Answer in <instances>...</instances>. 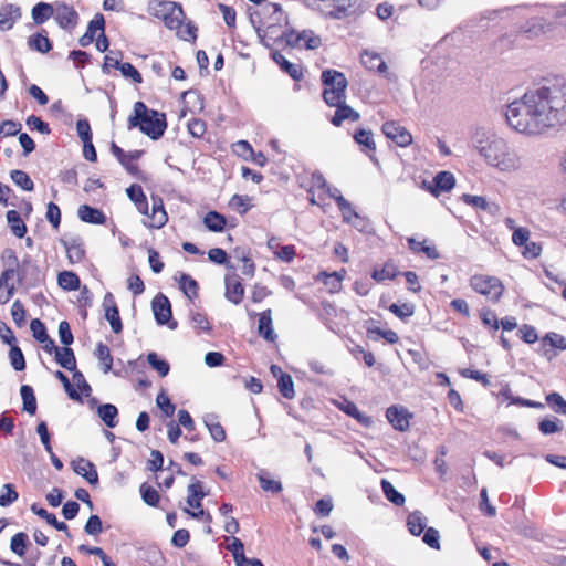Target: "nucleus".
Wrapping results in <instances>:
<instances>
[{"instance_id":"f257e3e1","label":"nucleus","mask_w":566,"mask_h":566,"mask_svg":"<svg viewBox=\"0 0 566 566\" xmlns=\"http://www.w3.org/2000/svg\"><path fill=\"white\" fill-rule=\"evenodd\" d=\"M507 125L518 134L539 136L566 123V80L557 77L527 90L506 106Z\"/></svg>"},{"instance_id":"f03ea898","label":"nucleus","mask_w":566,"mask_h":566,"mask_svg":"<svg viewBox=\"0 0 566 566\" xmlns=\"http://www.w3.org/2000/svg\"><path fill=\"white\" fill-rule=\"evenodd\" d=\"M472 146L483 160L500 172H516L523 167L520 151L505 138L484 129H476Z\"/></svg>"},{"instance_id":"7ed1b4c3","label":"nucleus","mask_w":566,"mask_h":566,"mask_svg":"<svg viewBox=\"0 0 566 566\" xmlns=\"http://www.w3.org/2000/svg\"><path fill=\"white\" fill-rule=\"evenodd\" d=\"M166 114L150 109L142 101L134 104V114L128 118V129L138 128L153 140L160 139L167 129Z\"/></svg>"},{"instance_id":"20e7f679","label":"nucleus","mask_w":566,"mask_h":566,"mask_svg":"<svg viewBox=\"0 0 566 566\" xmlns=\"http://www.w3.org/2000/svg\"><path fill=\"white\" fill-rule=\"evenodd\" d=\"M321 80L325 86L322 96L328 106L336 107L346 102L348 81L344 73L328 69L322 72Z\"/></svg>"},{"instance_id":"39448f33","label":"nucleus","mask_w":566,"mask_h":566,"mask_svg":"<svg viewBox=\"0 0 566 566\" xmlns=\"http://www.w3.org/2000/svg\"><path fill=\"white\" fill-rule=\"evenodd\" d=\"M149 11L154 17L163 20L170 30L178 29L186 18L182 6L169 0H151Z\"/></svg>"},{"instance_id":"423d86ee","label":"nucleus","mask_w":566,"mask_h":566,"mask_svg":"<svg viewBox=\"0 0 566 566\" xmlns=\"http://www.w3.org/2000/svg\"><path fill=\"white\" fill-rule=\"evenodd\" d=\"M470 286L492 303H497L504 292V285L500 279L484 274L471 276Z\"/></svg>"},{"instance_id":"0eeeda50","label":"nucleus","mask_w":566,"mask_h":566,"mask_svg":"<svg viewBox=\"0 0 566 566\" xmlns=\"http://www.w3.org/2000/svg\"><path fill=\"white\" fill-rule=\"evenodd\" d=\"M151 308L158 325H168L170 329L177 328L178 323L172 319L171 304L166 295L158 293L151 301Z\"/></svg>"},{"instance_id":"6e6552de","label":"nucleus","mask_w":566,"mask_h":566,"mask_svg":"<svg viewBox=\"0 0 566 566\" xmlns=\"http://www.w3.org/2000/svg\"><path fill=\"white\" fill-rule=\"evenodd\" d=\"M224 285L226 298L234 305L240 304L244 297V286L241 283L239 275L234 271H232V273L226 274Z\"/></svg>"},{"instance_id":"1a4fd4ad","label":"nucleus","mask_w":566,"mask_h":566,"mask_svg":"<svg viewBox=\"0 0 566 566\" xmlns=\"http://www.w3.org/2000/svg\"><path fill=\"white\" fill-rule=\"evenodd\" d=\"M103 306L105 308V318L109 322L113 333L119 334L123 331V323L115 297L111 292L105 294Z\"/></svg>"},{"instance_id":"9d476101","label":"nucleus","mask_w":566,"mask_h":566,"mask_svg":"<svg viewBox=\"0 0 566 566\" xmlns=\"http://www.w3.org/2000/svg\"><path fill=\"white\" fill-rule=\"evenodd\" d=\"M521 30L523 33L527 34L530 38H536L541 35H547L554 30V23L547 21L543 17H534L526 21Z\"/></svg>"},{"instance_id":"9b49d317","label":"nucleus","mask_w":566,"mask_h":566,"mask_svg":"<svg viewBox=\"0 0 566 566\" xmlns=\"http://www.w3.org/2000/svg\"><path fill=\"white\" fill-rule=\"evenodd\" d=\"M60 243L66 250L70 263H80L85 258V249L81 237L62 238L60 239Z\"/></svg>"},{"instance_id":"f8f14e48","label":"nucleus","mask_w":566,"mask_h":566,"mask_svg":"<svg viewBox=\"0 0 566 566\" xmlns=\"http://www.w3.org/2000/svg\"><path fill=\"white\" fill-rule=\"evenodd\" d=\"M153 207L151 214L149 216L150 221H144V224L147 228L151 229H160L163 228L167 221L168 216L164 207L163 199L159 196H151Z\"/></svg>"},{"instance_id":"ddd939ff","label":"nucleus","mask_w":566,"mask_h":566,"mask_svg":"<svg viewBox=\"0 0 566 566\" xmlns=\"http://www.w3.org/2000/svg\"><path fill=\"white\" fill-rule=\"evenodd\" d=\"M455 186L454 175L450 171H440L433 178V186H428V191L438 197L441 192H448Z\"/></svg>"},{"instance_id":"4468645a","label":"nucleus","mask_w":566,"mask_h":566,"mask_svg":"<svg viewBox=\"0 0 566 566\" xmlns=\"http://www.w3.org/2000/svg\"><path fill=\"white\" fill-rule=\"evenodd\" d=\"M461 200L465 205L471 206L472 208H474L476 210L485 211V212H488V213H490L492 216L497 214L499 211H500V207H499L497 203L489 201L483 196H475V195H470V193H463L461 196Z\"/></svg>"},{"instance_id":"2eb2a0df","label":"nucleus","mask_w":566,"mask_h":566,"mask_svg":"<svg viewBox=\"0 0 566 566\" xmlns=\"http://www.w3.org/2000/svg\"><path fill=\"white\" fill-rule=\"evenodd\" d=\"M21 18V8L13 3H6L0 7V29L9 31Z\"/></svg>"},{"instance_id":"dca6fc26","label":"nucleus","mask_w":566,"mask_h":566,"mask_svg":"<svg viewBox=\"0 0 566 566\" xmlns=\"http://www.w3.org/2000/svg\"><path fill=\"white\" fill-rule=\"evenodd\" d=\"M55 20L60 28L70 29L74 28L78 20V14L75 9L66 3H59L56 7Z\"/></svg>"},{"instance_id":"f3484780","label":"nucleus","mask_w":566,"mask_h":566,"mask_svg":"<svg viewBox=\"0 0 566 566\" xmlns=\"http://www.w3.org/2000/svg\"><path fill=\"white\" fill-rule=\"evenodd\" d=\"M73 470L76 474L83 476L91 485L98 484V473L93 462L78 458L77 461H73Z\"/></svg>"},{"instance_id":"a211bd4d","label":"nucleus","mask_w":566,"mask_h":566,"mask_svg":"<svg viewBox=\"0 0 566 566\" xmlns=\"http://www.w3.org/2000/svg\"><path fill=\"white\" fill-rule=\"evenodd\" d=\"M360 62L368 71L378 73H385L387 71L386 62L377 52L364 50L360 54Z\"/></svg>"},{"instance_id":"6ab92c4d","label":"nucleus","mask_w":566,"mask_h":566,"mask_svg":"<svg viewBox=\"0 0 566 566\" xmlns=\"http://www.w3.org/2000/svg\"><path fill=\"white\" fill-rule=\"evenodd\" d=\"M413 415L405 407L391 406V426L399 430L406 431L410 427V420Z\"/></svg>"},{"instance_id":"aec40b11","label":"nucleus","mask_w":566,"mask_h":566,"mask_svg":"<svg viewBox=\"0 0 566 566\" xmlns=\"http://www.w3.org/2000/svg\"><path fill=\"white\" fill-rule=\"evenodd\" d=\"M77 216L81 221L91 224H104L106 222L105 213L90 205H82L77 210Z\"/></svg>"},{"instance_id":"412c9836","label":"nucleus","mask_w":566,"mask_h":566,"mask_svg":"<svg viewBox=\"0 0 566 566\" xmlns=\"http://www.w3.org/2000/svg\"><path fill=\"white\" fill-rule=\"evenodd\" d=\"M360 115L357 111L352 108L349 105L345 103L336 106V111L334 115L331 117V123L339 127L345 120H348L350 123H355L359 120Z\"/></svg>"},{"instance_id":"4be33fe9","label":"nucleus","mask_w":566,"mask_h":566,"mask_svg":"<svg viewBox=\"0 0 566 566\" xmlns=\"http://www.w3.org/2000/svg\"><path fill=\"white\" fill-rule=\"evenodd\" d=\"M273 61L281 67L294 81H301L303 78L302 67L298 64L290 62L279 51L272 53Z\"/></svg>"},{"instance_id":"5701e85b","label":"nucleus","mask_w":566,"mask_h":566,"mask_svg":"<svg viewBox=\"0 0 566 566\" xmlns=\"http://www.w3.org/2000/svg\"><path fill=\"white\" fill-rule=\"evenodd\" d=\"M17 279L19 284H25L27 287L33 289L43 282V274L40 266L35 264L27 271H17Z\"/></svg>"},{"instance_id":"b1692460","label":"nucleus","mask_w":566,"mask_h":566,"mask_svg":"<svg viewBox=\"0 0 566 566\" xmlns=\"http://www.w3.org/2000/svg\"><path fill=\"white\" fill-rule=\"evenodd\" d=\"M354 140L358 145L365 147L364 151L368 154L373 163L378 166V159L370 154V151H375L376 149V144L371 130L365 128L357 129L354 134Z\"/></svg>"},{"instance_id":"393cba45","label":"nucleus","mask_w":566,"mask_h":566,"mask_svg":"<svg viewBox=\"0 0 566 566\" xmlns=\"http://www.w3.org/2000/svg\"><path fill=\"white\" fill-rule=\"evenodd\" d=\"M97 416L107 428H115L118 424V409L113 403H102L97 407Z\"/></svg>"},{"instance_id":"a878e982","label":"nucleus","mask_w":566,"mask_h":566,"mask_svg":"<svg viewBox=\"0 0 566 566\" xmlns=\"http://www.w3.org/2000/svg\"><path fill=\"white\" fill-rule=\"evenodd\" d=\"M187 504L192 509H200L202 506L201 501L208 495L203 491L202 482L196 481L188 485Z\"/></svg>"},{"instance_id":"bb28decb","label":"nucleus","mask_w":566,"mask_h":566,"mask_svg":"<svg viewBox=\"0 0 566 566\" xmlns=\"http://www.w3.org/2000/svg\"><path fill=\"white\" fill-rule=\"evenodd\" d=\"M258 332L259 335L268 342H274L276 339V334L272 327L271 310H266L260 314Z\"/></svg>"},{"instance_id":"cd10ccee","label":"nucleus","mask_w":566,"mask_h":566,"mask_svg":"<svg viewBox=\"0 0 566 566\" xmlns=\"http://www.w3.org/2000/svg\"><path fill=\"white\" fill-rule=\"evenodd\" d=\"M268 9H272V13L269 15L268 21H259L260 23L272 28L281 24H289V15L283 11L279 3H266Z\"/></svg>"},{"instance_id":"c85d7f7f","label":"nucleus","mask_w":566,"mask_h":566,"mask_svg":"<svg viewBox=\"0 0 566 566\" xmlns=\"http://www.w3.org/2000/svg\"><path fill=\"white\" fill-rule=\"evenodd\" d=\"M203 422L209 430L211 438L216 442H223L226 440V431L221 423L218 421V417L213 413L206 415L203 418Z\"/></svg>"},{"instance_id":"c756f323","label":"nucleus","mask_w":566,"mask_h":566,"mask_svg":"<svg viewBox=\"0 0 566 566\" xmlns=\"http://www.w3.org/2000/svg\"><path fill=\"white\" fill-rule=\"evenodd\" d=\"M55 360L62 368H65L66 370L73 371L76 369L75 354L70 346L56 349Z\"/></svg>"},{"instance_id":"7c9ffc66","label":"nucleus","mask_w":566,"mask_h":566,"mask_svg":"<svg viewBox=\"0 0 566 566\" xmlns=\"http://www.w3.org/2000/svg\"><path fill=\"white\" fill-rule=\"evenodd\" d=\"M11 232L19 239L25 237L27 226L17 210H9L6 214Z\"/></svg>"},{"instance_id":"2f4dec72","label":"nucleus","mask_w":566,"mask_h":566,"mask_svg":"<svg viewBox=\"0 0 566 566\" xmlns=\"http://www.w3.org/2000/svg\"><path fill=\"white\" fill-rule=\"evenodd\" d=\"M408 245L415 253H424L427 258L431 260H436L440 256L437 248L433 244H429L428 240L417 241L413 238H409Z\"/></svg>"},{"instance_id":"473e14b6","label":"nucleus","mask_w":566,"mask_h":566,"mask_svg":"<svg viewBox=\"0 0 566 566\" xmlns=\"http://www.w3.org/2000/svg\"><path fill=\"white\" fill-rule=\"evenodd\" d=\"M345 270H342L340 272H322L318 275V279L322 280L325 286L328 287L329 293H337L342 290V281L344 279Z\"/></svg>"},{"instance_id":"72a5a7b5","label":"nucleus","mask_w":566,"mask_h":566,"mask_svg":"<svg viewBox=\"0 0 566 566\" xmlns=\"http://www.w3.org/2000/svg\"><path fill=\"white\" fill-rule=\"evenodd\" d=\"M203 224L211 232H221L227 226V220L223 214L213 210L206 213Z\"/></svg>"},{"instance_id":"f704fd0d","label":"nucleus","mask_w":566,"mask_h":566,"mask_svg":"<svg viewBox=\"0 0 566 566\" xmlns=\"http://www.w3.org/2000/svg\"><path fill=\"white\" fill-rule=\"evenodd\" d=\"M426 526L427 517L420 511H415L408 515L407 527L412 535L419 536L426 530Z\"/></svg>"},{"instance_id":"c9c22d12","label":"nucleus","mask_w":566,"mask_h":566,"mask_svg":"<svg viewBox=\"0 0 566 566\" xmlns=\"http://www.w3.org/2000/svg\"><path fill=\"white\" fill-rule=\"evenodd\" d=\"M412 140V135L407 128L391 122V143L399 147H407L411 145Z\"/></svg>"},{"instance_id":"e433bc0d","label":"nucleus","mask_w":566,"mask_h":566,"mask_svg":"<svg viewBox=\"0 0 566 566\" xmlns=\"http://www.w3.org/2000/svg\"><path fill=\"white\" fill-rule=\"evenodd\" d=\"M31 14L34 23L40 25L54 14V9L53 6L48 2H38L32 8Z\"/></svg>"},{"instance_id":"4c0bfd02","label":"nucleus","mask_w":566,"mask_h":566,"mask_svg":"<svg viewBox=\"0 0 566 566\" xmlns=\"http://www.w3.org/2000/svg\"><path fill=\"white\" fill-rule=\"evenodd\" d=\"M57 284L65 291H76L81 289L78 275L72 271H62L57 275Z\"/></svg>"},{"instance_id":"58836bf2","label":"nucleus","mask_w":566,"mask_h":566,"mask_svg":"<svg viewBox=\"0 0 566 566\" xmlns=\"http://www.w3.org/2000/svg\"><path fill=\"white\" fill-rule=\"evenodd\" d=\"M28 45L31 50L43 54L50 52L53 48L51 40L41 32L29 36Z\"/></svg>"},{"instance_id":"ea45409f","label":"nucleus","mask_w":566,"mask_h":566,"mask_svg":"<svg viewBox=\"0 0 566 566\" xmlns=\"http://www.w3.org/2000/svg\"><path fill=\"white\" fill-rule=\"evenodd\" d=\"M20 395L23 402V411L33 416L36 412V398L34 395V390L29 385H22L20 388Z\"/></svg>"},{"instance_id":"a19ab883","label":"nucleus","mask_w":566,"mask_h":566,"mask_svg":"<svg viewBox=\"0 0 566 566\" xmlns=\"http://www.w3.org/2000/svg\"><path fill=\"white\" fill-rule=\"evenodd\" d=\"M179 285L184 294L190 300L193 301L198 297L199 285L197 281L191 277L189 274H181Z\"/></svg>"},{"instance_id":"79ce46f5","label":"nucleus","mask_w":566,"mask_h":566,"mask_svg":"<svg viewBox=\"0 0 566 566\" xmlns=\"http://www.w3.org/2000/svg\"><path fill=\"white\" fill-rule=\"evenodd\" d=\"M95 356L102 364V369L105 374L109 373L112 370L113 366V357L111 355V350L107 345L99 342L95 349Z\"/></svg>"},{"instance_id":"37998d69","label":"nucleus","mask_w":566,"mask_h":566,"mask_svg":"<svg viewBox=\"0 0 566 566\" xmlns=\"http://www.w3.org/2000/svg\"><path fill=\"white\" fill-rule=\"evenodd\" d=\"M147 361L153 369H155L160 377H166L170 371V365L166 359L159 357L155 352L147 355Z\"/></svg>"},{"instance_id":"c03bdc74","label":"nucleus","mask_w":566,"mask_h":566,"mask_svg":"<svg viewBox=\"0 0 566 566\" xmlns=\"http://www.w3.org/2000/svg\"><path fill=\"white\" fill-rule=\"evenodd\" d=\"M12 181L24 191H32L34 189V182L30 176L20 169H14L10 172Z\"/></svg>"},{"instance_id":"a18cd8bd","label":"nucleus","mask_w":566,"mask_h":566,"mask_svg":"<svg viewBox=\"0 0 566 566\" xmlns=\"http://www.w3.org/2000/svg\"><path fill=\"white\" fill-rule=\"evenodd\" d=\"M277 387L281 395L286 399H292L295 396L294 382L292 377L286 373H281L277 379Z\"/></svg>"},{"instance_id":"49530a36","label":"nucleus","mask_w":566,"mask_h":566,"mask_svg":"<svg viewBox=\"0 0 566 566\" xmlns=\"http://www.w3.org/2000/svg\"><path fill=\"white\" fill-rule=\"evenodd\" d=\"M209 261L219 264L226 265L229 270L234 271L235 266L229 261L228 253L221 248H212L208 251Z\"/></svg>"},{"instance_id":"de8ad7c7","label":"nucleus","mask_w":566,"mask_h":566,"mask_svg":"<svg viewBox=\"0 0 566 566\" xmlns=\"http://www.w3.org/2000/svg\"><path fill=\"white\" fill-rule=\"evenodd\" d=\"M139 491H140L143 501L147 505L153 506V507H156L158 505V503L160 501V495L154 486L144 482L139 488Z\"/></svg>"},{"instance_id":"09e8293b","label":"nucleus","mask_w":566,"mask_h":566,"mask_svg":"<svg viewBox=\"0 0 566 566\" xmlns=\"http://www.w3.org/2000/svg\"><path fill=\"white\" fill-rule=\"evenodd\" d=\"M29 544V536L24 532H19L14 534L10 542V549L19 555L23 556L25 554L27 546Z\"/></svg>"},{"instance_id":"8fccbe9b","label":"nucleus","mask_w":566,"mask_h":566,"mask_svg":"<svg viewBox=\"0 0 566 566\" xmlns=\"http://www.w3.org/2000/svg\"><path fill=\"white\" fill-rule=\"evenodd\" d=\"M256 476L263 491L276 494L283 490L282 483L269 478L265 472H260Z\"/></svg>"},{"instance_id":"3c124183","label":"nucleus","mask_w":566,"mask_h":566,"mask_svg":"<svg viewBox=\"0 0 566 566\" xmlns=\"http://www.w3.org/2000/svg\"><path fill=\"white\" fill-rule=\"evenodd\" d=\"M19 497V493L11 483H7L2 486V491L0 493V506L7 507L15 502Z\"/></svg>"},{"instance_id":"603ef678","label":"nucleus","mask_w":566,"mask_h":566,"mask_svg":"<svg viewBox=\"0 0 566 566\" xmlns=\"http://www.w3.org/2000/svg\"><path fill=\"white\" fill-rule=\"evenodd\" d=\"M54 377L63 384V387H64L67 396L70 397V399L75 400V401H82L81 395L76 391V389L73 387L70 379L63 371L56 370L54 373Z\"/></svg>"},{"instance_id":"864d4df0","label":"nucleus","mask_w":566,"mask_h":566,"mask_svg":"<svg viewBox=\"0 0 566 566\" xmlns=\"http://www.w3.org/2000/svg\"><path fill=\"white\" fill-rule=\"evenodd\" d=\"M122 75L126 78H132L134 83H143V76L140 72L129 62H120L118 69Z\"/></svg>"},{"instance_id":"5fc2aeb1","label":"nucleus","mask_w":566,"mask_h":566,"mask_svg":"<svg viewBox=\"0 0 566 566\" xmlns=\"http://www.w3.org/2000/svg\"><path fill=\"white\" fill-rule=\"evenodd\" d=\"M416 306L413 303L391 304V313L401 319L411 317L415 314Z\"/></svg>"},{"instance_id":"6e6d98bb","label":"nucleus","mask_w":566,"mask_h":566,"mask_svg":"<svg viewBox=\"0 0 566 566\" xmlns=\"http://www.w3.org/2000/svg\"><path fill=\"white\" fill-rule=\"evenodd\" d=\"M156 403L166 417H172L176 410V406L171 402V399L161 391L157 398Z\"/></svg>"},{"instance_id":"4d7b16f0","label":"nucleus","mask_w":566,"mask_h":566,"mask_svg":"<svg viewBox=\"0 0 566 566\" xmlns=\"http://www.w3.org/2000/svg\"><path fill=\"white\" fill-rule=\"evenodd\" d=\"M30 329L32 332L33 337L39 343H44L48 340V331L43 322H41L39 318H34L30 323Z\"/></svg>"},{"instance_id":"13d9d810","label":"nucleus","mask_w":566,"mask_h":566,"mask_svg":"<svg viewBox=\"0 0 566 566\" xmlns=\"http://www.w3.org/2000/svg\"><path fill=\"white\" fill-rule=\"evenodd\" d=\"M105 32V18L102 13H96L94 18L88 22L86 33L95 39L96 33Z\"/></svg>"},{"instance_id":"bf43d9fd","label":"nucleus","mask_w":566,"mask_h":566,"mask_svg":"<svg viewBox=\"0 0 566 566\" xmlns=\"http://www.w3.org/2000/svg\"><path fill=\"white\" fill-rule=\"evenodd\" d=\"M84 531L86 534L91 536L99 535L103 532V524L101 517L95 514L91 515L86 521Z\"/></svg>"},{"instance_id":"052dcab7","label":"nucleus","mask_w":566,"mask_h":566,"mask_svg":"<svg viewBox=\"0 0 566 566\" xmlns=\"http://www.w3.org/2000/svg\"><path fill=\"white\" fill-rule=\"evenodd\" d=\"M301 39L305 42L304 46L307 50H315L322 44L321 38L310 29L301 31Z\"/></svg>"},{"instance_id":"680f3d73","label":"nucleus","mask_w":566,"mask_h":566,"mask_svg":"<svg viewBox=\"0 0 566 566\" xmlns=\"http://www.w3.org/2000/svg\"><path fill=\"white\" fill-rule=\"evenodd\" d=\"M229 206L240 214L247 213L251 208V205H249V198L240 195H233L230 199Z\"/></svg>"},{"instance_id":"e2e57ef3","label":"nucleus","mask_w":566,"mask_h":566,"mask_svg":"<svg viewBox=\"0 0 566 566\" xmlns=\"http://www.w3.org/2000/svg\"><path fill=\"white\" fill-rule=\"evenodd\" d=\"M25 123L30 129L38 130L43 135H49L51 133L49 124L35 115H30Z\"/></svg>"},{"instance_id":"0e129e2a","label":"nucleus","mask_w":566,"mask_h":566,"mask_svg":"<svg viewBox=\"0 0 566 566\" xmlns=\"http://www.w3.org/2000/svg\"><path fill=\"white\" fill-rule=\"evenodd\" d=\"M11 315L18 327H22L25 323V308L20 300H15L11 307Z\"/></svg>"},{"instance_id":"69168bd1","label":"nucleus","mask_w":566,"mask_h":566,"mask_svg":"<svg viewBox=\"0 0 566 566\" xmlns=\"http://www.w3.org/2000/svg\"><path fill=\"white\" fill-rule=\"evenodd\" d=\"M21 124L11 119H6L0 123V136H15L21 130Z\"/></svg>"},{"instance_id":"338daca9","label":"nucleus","mask_w":566,"mask_h":566,"mask_svg":"<svg viewBox=\"0 0 566 566\" xmlns=\"http://www.w3.org/2000/svg\"><path fill=\"white\" fill-rule=\"evenodd\" d=\"M234 253L243 262L242 273L249 277H252L255 272V264L253 260L247 255L244 251H240V249H235Z\"/></svg>"},{"instance_id":"774afa93","label":"nucleus","mask_w":566,"mask_h":566,"mask_svg":"<svg viewBox=\"0 0 566 566\" xmlns=\"http://www.w3.org/2000/svg\"><path fill=\"white\" fill-rule=\"evenodd\" d=\"M546 401L556 412L566 415V400L559 394H549Z\"/></svg>"}]
</instances>
